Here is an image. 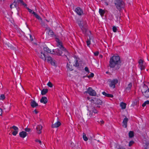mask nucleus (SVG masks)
Wrapping results in <instances>:
<instances>
[{
  "label": "nucleus",
  "mask_w": 149,
  "mask_h": 149,
  "mask_svg": "<svg viewBox=\"0 0 149 149\" xmlns=\"http://www.w3.org/2000/svg\"><path fill=\"white\" fill-rule=\"evenodd\" d=\"M43 49L45 52L42 51L40 52V53L39 54L38 56L40 58L44 60L45 61H47L48 63H50L52 65L54 66L55 65V62L53 61L51 57L48 56V54H46L45 52L47 53L54 54V51L53 50L52 52L51 50L47 47H45L43 48Z\"/></svg>",
  "instance_id": "1"
},
{
  "label": "nucleus",
  "mask_w": 149,
  "mask_h": 149,
  "mask_svg": "<svg viewBox=\"0 0 149 149\" xmlns=\"http://www.w3.org/2000/svg\"><path fill=\"white\" fill-rule=\"evenodd\" d=\"M121 61L119 56L116 54L110 58L109 66L111 68H115V70H118L121 66Z\"/></svg>",
  "instance_id": "2"
},
{
  "label": "nucleus",
  "mask_w": 149,
  "mask_h": 149,
  "mask_svg": "<svg viewBox=\"0 0 149 149\" xmlns=\"http://www.w3.org/2000/svg\"><path fill=\"white\" fill-rule=\"evenodd\" d=\"M56 46L58 47L59 48L57 49L56 51V55L61 56L63 54L62 51H65L66 49L64 47L62 40L56 38Z\"/></svg>",
  "instance_id": "3"
},
{
  "label": "nucleus",
  "mask_w": 149,
  "mask_h": 149,
  "mask_svg": "<svg viewBox=\"0 0 149 149\" xmlns=\"http://www.w3.org/2000/svg\"><path fill=\"white\" fill-rule=\"evenodd\" d=\"M114 4L116 8L120 11L125 6V3L122 0H115Z\"/></svg>",
  "instance_id": "4"
},
{
  "label": "nucleus",
  "mask_w": 149,
  "mask_h": 149,
  "mask_svg": "<svg viewBox=\"0 0 149 149\" xmlns=\"http://www.w3.org/2000/svg\"><path fill=\"white\" fill-rule=\"evenodd\" d=\"M141 91L143 95L146 98L149 97V88L148 87L144 84L141 89Z\"/></svg>",
  "instance_id": "5"
},
{
  "label": "nucleus",
  "mask_w": 149,
  "mask_h": 149,
  "mask_svg": "<svg viewBox=\"0 0 149 149\" xmlns=\"http://www.w3.org/2000/svg\"><path fill=\"white\" fill-rule=\"evenodd\" d=\"M110 84L109 86L113 88H115V85L118 83V80L116 79H113L112 80H110L109 81Z\"/></svg>",
  "instance_id": "6"
},
{
  "label": "nucleus",
  "mask_w": 149,
  "mask_h": 149,
  "mask_svg": "<svg viewBox=\"0 0 149 149\" xmlns=\"http://www.w3.org/2000/svg\"><path fill=\"white\" fill-rule=\"evenodd\" d=\"M87 93L92 96H96L97 95L96 92L94 90L92 89L91 88L89 87L87 91Z\"/></svg>",
  "instance_id": "7"
},
{
  "label": "nucleus",
  "mask_w": 149,
  "mask_h": 149,
  "mask_svg": "<svg viewBox=\"0 0 149 149\" xmlns=\"http://www.w3.org/2000/svg\"><path fill=\"white\" fill-rule=\"evenodd\" d=\"M144 62V61L141 59H139L138 61L139 67L141 70H144L145 68V66L143 65Z\"/></svg>",
  "instance_id": "8"
},
{
  "label": "nucleus",
  "mask_w": 149,
  "mask_h": 149,
  "mask_svg": "<svg viewBox=\"0 0 149 149\" xmlns=\"http://www.w3.org/2000/svg\"><path fill=\"white\" fill-rule=\"evenodd\" d=\"M75 11L79 15H81L83 13V10L79 7H78L76 8Z\"/></svg>",
  "instance_id": "9"
},
{
  "label": "nucleus",
  "mask_w": 149,
  "mask_h": 149,
  "mask_svg": "<svg viewBox=\"0 0 149 149\" xmlns=\"http://www.w3.org/2000/svg\"><path fill=\"white\" fill-rule=\"evenodd\" d=\"M11 128L13 129L14 130V131L12 132V134H13L14 136L16 135L18 132L19 130L18 128L16 126L14 125Z\"/></svg>",
  "instance_id": "10"
},
{
  "label": "nucleus",
  "mask_w": 149,
  "mask_h": 149,
  "mask_svg": "<svg viewBox=\"0 0 149 149\" xmlns=\"http://www.w3.org/2000/svg\"><path fill=\"white\" fill-rule=\"evenodd\" d=\"M128 121V119L126 117L124 118L123 121V126L124 125V127L125 128H126L127 126V122Z\"/></svg>",
  "instance_id": "11"
},
{
  "label": "nucleus",
  "mask_w": 149,
  "mask_h": 149,
  "mask_svg": "<svg viewBox=\"0 0 149 149\" xmlns=\"http://www.w3.org/2000/svg\"><path fill=\"white\" fill-rule=\"evenodd\" d=\"M42 127L41 125H38L36 127L37 132L38 134H40L41 133V130Z\"/></svg>",
  "instance_id": "12"
},
{
  "label": "nucleus",
  "mask_w": 149,
  "mask_h": 149,
  "mask_svg": "<svg viewBox=\"0 0 149 149\" xmlns=\"http://www.w3.org/2000/svg\"><path fill=\"white\" fill-rule=\"evenodd\" d=\"M79 26L82 31L84 33H86L87 31L86 28L85 27H84L83 25L81 23L79 24Z\"/></svg>",
  "instance_id": "13"
},
{
  "label": "nucleus",
  "mask_w": 149,
  "mask_h": 149,
  "mask_svg": "<svg viewBox=\"0 0 149 149\" xmlns=\"http://www.w3.org/2000/svg\"><path fill=\"white\" fill-rule=\"evenodd\" d=\"M27 135V134L26 132L23 131L20 132L19 133L20 136L23 138L25 137Z\"/></svg>",
  "instance_id": "14"
},
{
  "label": "nucleus",
  "mask_w": 149,
  "mask_h": 149,
  "mask_svg": "<svg viewBox=\"0 0 149 149\" xmlns=\"http://www.w3.org/2000/svg\"><path fill=\"white\" fill-rule=\"evenodd\" d=\"M95 101L94 104L99 105H101L102 103V102L101 100L100 99L95 98Z\"/></svg>",
  "instance_id": "15"
},
{
  "label": "nucleus",
  "mask_w": 149,
  "mask_h": 149,
  "mask_svg": "<svg viewBox=\"0 0 149 149\" xmlns=\"http://www.w3.org/2000/svg\"><path fill=\"white\" fill-rule=\"evenodd\" d=\"M40 102L44 104H46L47 102V98L45 97H42L40 100Z\"/></svg>",
  "instance_id": "16"
},
{
  "label": "nucleus",
  "mask_w": 149,
  "mask_h": 149,
  "mask_svg": "<svg viewBox=\"0 0 149 149\" xmlns=\"http://www.w3.org/2000/svg\"><path fill=\"white\" fill-rule=\"evenodd\" d=\"M31 105L32 107L34 108L38 106L37 103L34 100H31Z\"/></svg>",
  "instance_id": "17"
},
{
  "label": "nucleus",
  "mask_w": 149,
  "mask_h": 149,
  "mask_svg": "<svg viewBox=\"0 0 149 149\" xmlns=\"http://www.w3.org/2000/svg\"><path fill=\"white\" fill-rule=\"evenodd\" d=\"M17 3V1L16 2V1H15L12 4L10 5V8H14L13 7V5L15 8H17L18 6V3Z\"/></svg>",
  "instance_id": "18"
},
{
  "label": "nucleus",
  "mask_w": 149,
  "mask_h": 149,
  "mask_svg": "<svg viewBox=\"0 0 149 149\" xmlns=\"http://www.w3.org/2000/svg\"><path fill=\"white\" fill-rule=\"evenodd\" d=\"M103 95L106 97H113V95L111 94H109L105 92L104 91L102 92Z\"/></svg>",
  "instance_id": "19"
},
{
  "label": "nucleus",
  "mask_w": 149,
  "mask_h": 149,
  "mask_svg": "<svg viewBox=\"0 0 149 149\" xmlns=\"http://www.w3.org/2000/svg\"><path fill=\"white\" fill-rule=\"evenodd\" d=\"M17 2L18 3H20L21 5L24 6L25 7L26 6V4L25 3L23 0H17Z\"/></svg>",
  "instance_id": "20"
},
{
  "label": "nucleus",
  "mask_w": 149,
  "mask_h": 149,
  "mask_svg": "<svg viewBox=\"0 0 149 149\" xmlns=\"http://www.w3.org/2000/svg\"><path fill=\"white\" fill-rule=\"evenodd\" d=\"M120 105L122 109H125L126 108V104L123 102H122L120 103Z\"/></svg>",
  "instance_id": "21"
},
{
  "label": "nucleus",
  "mask_w": 149,
  "mask_h": 149,
  "mask_svg": "<svg viewBox=\"0 0 149 149\" xmlns=\"http://www.w3.org/2000/svg\"><path fill=\"white\" fill-rule=\"evenodd\" d=\"M48 91V89H43L41 91V94L44 95H45Z\"/></svg>",
  "instance_id": "22"
},
{
  "label": "nucleus",
  "mask_w": 149,
  "mask_h": 149,
  "mask_svg": "<svg viewBox=\"0 0 149 149\" xmlns=\"http://www.w3.org/2000/svg\"><path fill=\"white\" fill-rule=\"evenodd\" d=\"M32 13L34 15L36 18L38 19V20H42L40 17L37 15L35 12L33 11Z\"/></svg>",
  "instance_id": "23"
},
{
  "label": "nucleus",
  "mask_w": 149,
  "mask_h": 149,
  "mask_svg": "<svg viewBox=\"0 0 149 149\" xmlns=\"http://www.w3.org/2000/svg\"><path fill=\"white\" fill-rule=\"evenodd\" d=\"M67 67L68 69L70 71H72L73 70L72 66L70 65L68 63L67 64Z\"/></svg>",
  "instance_id": "24"
},
{
  "label": "nucleus",
  "mask_w": 149,
  "mask_h": 149,
  "mask_svg": "<svg viewBox=\"0 0 149 149\" xmlns=\"http://www.w3.org/2000/svg\"><path fill=\"white\" fill-rule=\"evenodd\" d=\"M99 13L101 16H103L105 12L104 10H103L102 9H100L99 10Z\"/></svg>",
  "instance_id": "25"
},
{
  "label": "nucleus",
  "mask_w": 149,
  "mask_h": 149,
  "mask_svg": "<svg viewBox=\"0 0 149 149\" xmlns=\"http://www.w3.org/2000/svg\"><path fill=\"white\" fill-rule=\"evenodd\" d=\"M129 137L132 138L134 136V132L133 131H130L129 133Z\"/></svg>",
  "instance_id": "26"
},
{
  "label": "nucleus",
  "mask_w": 149,
  "mask_h": 149,
  "mask_svg": "<svg viewBox=\"0 0 149 149\" xmlns=\"http://www.w3.org/2000/svg\"><path fill=\"white\" fill-rule=\"evenodd\" d=\"M91 110L94 113H97L98 112V111L94 107H92L91 109Z\"/></svg>",
  "instance_id": "27"
},
{
  "label": "nucleus",
  "mask_w": 149,
  "mask_h": 149,
  "mask_svg": "<svg viewBox=\"0 0 149 149\" xmlns=\"http://www.w3.org/2000/svg\"><path fill=\"white\" fill-rule=\"evenodd\" d=\"M86 42L87 46L89 47V45L91 44L90 38L89 39L88 38Z\"/></svg>",
  "instance_id": "28"
},
{
  "label": "nucleus",
  "mask_w": 149,
  "mask_h": 149,
  "mask_svg": "<svg viewBox=\"0 0 149 149\" xmlns=\"http://www.w3.org/2000/svg\"><path fill=\"white\" fill-rule=\"evenodd\" d=\"M73 66L75 67H77L79 66V63L77 60H75V63L74 64Z\"/></svg>",
  "instance_id": "29"
},
{
  "label": "nucleus",
  "mask_w": 149,
  "mask_h": 149,
  "mask_svg": "<svg viewBox=\"0 0 149 149\" xmlns=\"http://www.w3.org/2000/svg\"><path fill=\"white\" fill-rule=\"evenodd\" d=\"M145 149H149V143H146L144 146Z\"/></svg>",
  "instance_id": "30"
},
{
  "label": "nucleus",
  "mask_w": 149,
  "mask_h": 149,
  "mask_svg": "<svg viewBox=\"0 0 149 149\" xmlns=\"http://www.w3.org/2000/svg\"><path fill=\"white\" fill-rule=\"evenodd\" d=\"M134 143V142L132 140L130 141L129 143V146L130 147L132 146Z\"/></svg>",
  "instance_id": "31"
},
{
  "label": "nucleus",
  "mask_w": 149,
  "mask_h": 149,
  "mask_svg": "<svg viewBox=\"0 0 149 149\" xmlns=\"http://www.w3.org/2000/svg\"><path fill=\"white\" fill-rule=\"evenodd\" d=\"M83 137L84 140H88V138L86 136V134L85 133H83Z\"/></svg>",
  "instance_id": "32"
},
{
  "label": "nucleus",
  "mask_w": 149,
  "mask_h": 149,
  "mask_svg": "<svg viewBox=\"0 0 149 149\" xmlns=\"http://www.w3.org/2000/svg\"><path fill=\"white\" fill-rule=\"evenodd\" d=\"M88 111H89V115L91 117L93 115V112L92 111V110H89V109H88Z\"/></svg>",
  "instance_id": "33"
},
{
  "label": "nucleus",
  "mask_w": 149,
  "mask_h": 149,
  "mask_svg": "<svg viewBox=\"0 0 149 149\" xmlns=\"http://www.w3.org/2000/svg\"><path fill=\"white\" fill-rule=\"evenodd\" d=\"M41 24L42 26L43 27H47V25L43 21H42Z\"/></svg>",
  "instance_id": "34"
},
{
  "label": "nucleus",
  "mask_w": 149,
  "mask_h": 149,
  "mask_svg": "<svg viewBox=\"0 0 149 149\" xmlns=\"http://www.w3.org/2000/svg\"><path fill=\"white\" fill-rule=\"evenodd\" d=\"M5 97L4 94H1L0 96V99L1 100H3L5 99Z\"/></svg>",
  "instance_id": "35"
},
{
  "label": "nucleus",
  "mask_w": 149,
  "mask_h": 149,
  "mask_svg": "<svg viewBox=\"0 0 149 149\" xmlns=\"http://www.w3.org/2000/svg\"><path fill=\"white\" fill-rule=\"evenodd\" d=\"M61 125V123L60 121H58L57 122H56V127H59Z\"/></svg>",
  "instance_id": "36"
},
{
  "label": "nucleus",
  "mask_w": 149,
  "mask_h": 149,
  "mask_svg": "<svg viewBox=\"0 0 149 149\" xmlns=\"http://www.w3.org/2000/svg\"><path fill=\"white\" fill-rule=\"evenodd\" d=\"M47 85L50 87H52L53 86V85L51 82L49 81L47 84Z\"/></svg>",
  "instance_id": "37"
},
{
  "label": "nucleus",
  "mask_w": 149,
  "mask_h": 149,
  "mask_svg": "<svg viewBox=\"0 0 149 149\" xmlns=\"http://www.w3.org/2000/svg\"><path fill=\"white\" fill-rule=\"evenodd\" d=\"M94 76V74L93 73H91L90 75H88L87 77L88 78H90V77H93Z\"/></svg>",
  "instance_id": "38"
},
{
  "label": "nucleus",
  "mask_w": 149,
  "mask_h": 149,
  "mask_svg": "<svg viewBox=\"0 0 149 149\" xmlns=\"http://www.w3.org/2000/svg\"><path fill=\"white\" fill-rule=\"evenodd\" d=\"M132 86V84L130 83V84H129L128 85L127 89H129V90L130 89Z\"/></svg>",
  "instance_id": "39"
},
{
  "label": "nucleus",
  "mask_w": 149,
  "mask_h": 149,
  "mask_svg": "<svg viewBox=\"0 0 149 149\" xmlns=\"http://www.w3.org/2000/svg\"><path fill=\"white\" fill-rule=\"evenodd\" d=\"M112 29H113V31L114 32H116L117 30V29L116 27L115 26H113V27Z\"/></svg>",
  "instance_id": "40"
},
{
  "label": "nucleus",
  "mask_w": 149,
  "mask_h": 149,
  "mask_svg": "<svg viewBox=\"0 0 149 149\" xmlns=\"http://www.w3.org/2000/svg\"><path fill=\"white\" fill-rule=\"evenodd\" d=\"M48 34L50 35H52L53 34V32L52 30H49Z\"/></svg>",
  "instance_id": "41"
},
{
  "label": "nucleus",
  "mask_w": 149,
  "mask_h": 149,
  "mask_svg": "<svg viewBox=\"0 0 149 149\" xmlns=\"http://www.w3.org/2000/svg\"><path fill=\"white\" fill-rule=\"evenodd\" d=\"M25 130L26 132H29L31 131V129L29 128H26L25 129Z\"/></svg>",
  "instance_id": "42"
},
{
  "label": "nucleus",
  "mask_w": 149,
  "mask_h": 149,
  "mask_svg": "<svg viewBox=\"0 0 149 149\" xmlns=\"http://www.w3.org/2000/svg\"><path fill=\"white\" fill-rule=\"evenodd\" d=\"M94 55L95 56H97L99 54V52L98 51H97L95 52H94Z\"/></svg>",
  "instance_id": "43"
},
{
  "label": "nucleus",
  "mask_w": 149,
  "mask_h": 149,
  "mask_svg": "<svg viewBox=\"0 0 149 149\" xmlns=\"http://www.w3.org/2000/svg\"><path fill=\"white\" fill-rule=\"evenodd\" d=\"M26 8L28 10L29 12L30 13H32V10H31V9L29 8H28L26 6Z\"/></svg>",
  "instance_id": "44"
},
{
  "label": "nucleus",
  "mask_w": 149,
  "mask_h": 149,
  "mask_svg": "<svg viewBox=\"0 0 149 149\" xmlns=\"http://www.w3.org/2000/svg\"><path fill=\"white\" fill-rule=\"evenodd\" d=\"M52 128H54L56 127V123H55L54 124H53V123H52Z\"/></svg>",
  "instance_id": "45"
},
{
  "label": "nucleus",
  "mask_w": 149,
  "mask_h": 149,
  "mask_svg": "<svg viewBox=\"0 0 149 149\" xmlns=\"http://www.w3.org/2000/svg\"><path fill=\"white\" fill-rule=\"evenodd\" d=\"M85 70L86 71L88 72H89V70L88 69V68L87 67H85Z\"/></svg>",
  "instance_id": "46"
},
{
  "label": "nucleus",
  "mask_w": 149,
  "mask_h": 149,
  "mask_svg": "<svg viewBox=\"0 0 149 149\" xmlns=\"http://www.w3.org/2000/svg\"><path fill=\"white\" fill-rule=\"evenodd\" d=\"M95 98H94L93 99H91L90 100V101L92 102H93L94 103V102H95Z\"/></svg>",
  "instance_id": "47"
},
{
  "label": "nucleus",
  "mask_w": 149,
  "mask_h": 149,
  "mask_svg": "<svg viewBox=\"0 0 149 149\" xmlns=\"http://www.w3.org/2000/svg\"><path fill=\"white\" fill-rule=\"evenodd\" d=\"M117 149H126L125 148L122 146H119Z\"/></svg>",
  "instance_id": "48"
},
{
  "label": "nucleus",
  "mask_w": 149,
  "mask_h": 149,
  "mask_svg": "<svg viewBox=\"0 0 149 149\" xmlns=\"http://www.w3.org/2000/svg\"><path fill=\"white\" fill-rule=\"evenodd\" d=\"M30 40L31 41H32L33 40V37L31 35H30Z\"/></svg>",
  "instance_id": "49"
},
{
  "label": "nucleus",
  "mask_w": 149,
  "mask_h": 149,
  "mask_svg": "<svg viewBox=\"0 0 149 149\" xmlns=\"http://www.w3.org/2000/svg\"><path fill=\"white\" fill-rule=\"evenodd\" d=\"M36 142H38L40 144H41L42 142L40 140H36Z\"/></svg>",
  "instance_id": "50"
},
{
  "label": "nucleus",
  "mask_w": 149,
  "mask_h": 149,
  "mask_svg": "<svg viewBox=\"0 0 149 149\" xmlns=\"http://www.w3.org/2000/svg\"><path fill=\"white\" fill-rule=\"evenodd\" d=\"M145 103H146V104H149V100H147V101H145Z\"/></svg>",
  "instance_id": "51"
},
{
  "label": "nucleus",
  "mask_w": 149,
  "mask_h": 149,
  "mask_svg": "<svg viewBox=\"0 0 149 149\" xmlns=\"http://www.w3.org/2000/svg\"><path fill=\"white\" fill-rule=\"evenodd\" d=\"M2 110L0 108V116L2 115Z\"/></svg>",
  "instance_id": "52"
},
{
  "label": "nucleus",
  "mask_w": 149,
  "mask_h": 149,
  "mask_svg": "<svg viewBox=\"0 0 149 149\" xmlns=\"http://www.w3.org/2000/svg\"><path fill=\"white\" fill-rule=\"evenodd\" d=\"M146 103H145V102H144L142 104V106L143 107H144L145 106H146Z\"/></svg>",
  "instance_id": "53"
},
{
  "label": "nucleus",
  "mask_w": 149,
  "mask_h": 149,
  "mask_svg": "<svg viewBox=\"0 0 149 149\" xmlns=\"http://www.w3.org/2000/svg\"><path fill=\"white\" fill-rule=\"evenodd\" d=\"M34 112L36 114H37L38 113V111H37L36 110H35L34 111Z\"/></svg>",
  "instance_id": "54"
},
{
  "label": "nucleus",
  "mask_w": 149,
  "mask_h": 149,
  "mask_svg": "<svg viewBox=\"0 0 149 149\" xmlns=\"http://www.w3.org/2000/svg\"><path fill=\"white\" fill-rule=\"evenodd\" d=\"M101 124H103L104 123V122L103 120H102L100 121Z\"/></svg>",
  "instance_id": "55"
},
{
  "label": "nucleus",
  "mask_w": 149,
  "mask_h": 149,
  "mask_svg": "<svg viewBox=\"0 0 149 149\" xmlns=\"http://www.w3.org/2000/svg\"><path fill=\"white\" fill-rule=\"evenodd\" d=\"M106 74H109V71H107L106 72Z\"/></svg>",
  "instance_id": "56"
},
{
  "label": "nucleus",
  "mask_w": 149,
  "mask_h": 149,
  "mask_svg": "<svg viewBox=\"0 0 149 149\" xmlns=\"http://www.w3.org/2000/svg\"><path fill=\"white\" fill-rule=\"evenodd\" d=\"M87 99H88V100H90V98L89 97H87Z\"/></svg>",
  "instance_id": "57"
},
{
  "label": "nucleus",
  "mask_w": 149,
  "mask_h": 149,
  "mask_svg": "<svg viewBox=\"0 0 149 149\" xmlns=\"http://www.w3.org/2000/svg\"><path fill=\"white\" fill-rule=\"evenodd\" d=\"M11 49H14L15 48L14 47H12L11 48Z\"/></svg>",
  "instance_id": "58"
},
{
  "label": "nucleus",
  "mask_w": 149,
  "mask_h": 149,
  "mask_svg": "<svg viewBox=\"0 0 149 149\" xmlns=\"http://www.w3.org/2000/svg\"><path fill=\"white\" fill-rule=\"evenodd\" d=\"M97 107H98V108H100V106H97Z\"/></svg>",
  "instance_id": "59"
},
{
  "label": "nucleus",
  "mask_w": 149,
  "mask_h": 149,
  "mask_svg": "<svg viewBox=\"0 0 149 149\" xmlns=\"http://www.w3.org/2000/svg\"><path fill=\"white\" fill-rule=\"evenodd\" d=\"M100 57H101V58H102V55H100Z\"/></svg>",
  "instance_id": "60"
},
{
  "label": "nucleus",
  "mask_w": 149,
  "mask_h": 149,
  "mask_svg": "<svg viewBox=\"0 0 149 149\" xmlns=\"http://www.w3.org/2000/svg\"><path fill=\"white\" fill-rule=\"evenodd\" d=\"M45 20H46V21H47V22H49V21L47 20V19H45Z\"/></svg>",
  "instance_id": "61"
},
{
  "label": "nucleus",
  "mask_w": 149,
  "mask_h": 149,
  "mask_svg": "<svg viewBox=\"0 0 149 149\" xmlns=\"http://www.w3.org/2000/svg\"><path fill=\"white\" fill-rule=\"evenodd\" d=\"M85 77V76L84 77H83V78H84V77Z\"/></svg>",
  "instance_id": "62"
},
{
  "label": "nucleus",
  "mask_w": 149,
  "mask_h": 149,
  "mask_svg": "<svg viewBox=\"0 0 149 149\" xmlns=\"http://www.w3.org/2000/svg\"><path fill=\"white\" fill-rule=\"evenodd\" d=\"M97 141H98V142L99 141V140H98Z\"/></svg>",
  "instance_id": "63"
},
{
  "label": "nucleus",
  "mask_w": 149,
  "mask_h": 149,
  "mask_svg": "<svg viewBox=\"0 0 149 149\" xmlns=\"http://www.w3.org/2000/svg\"><path fill=\"white\" fill-rule=\"evenodd\" d=\"M2 0H0V1H1Z\"/></svg>",
  "instance_id": "64"
}]
</instances>
